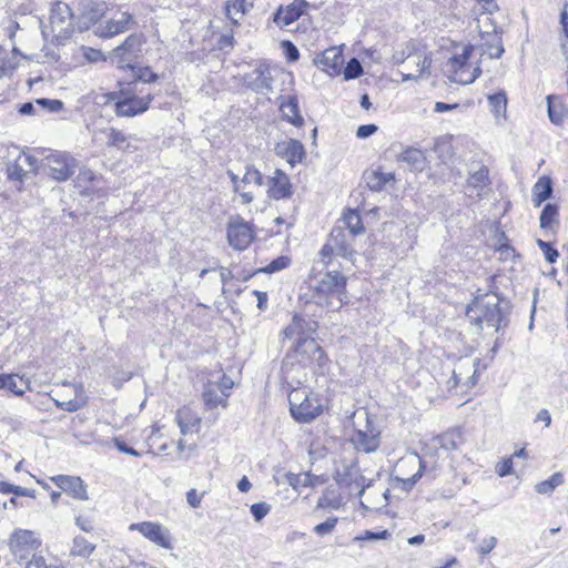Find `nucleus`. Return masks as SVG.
<instances>
[{
	"label": "nucleus",
	"mask_w": 568,
	"mask_h": 568,
	"mask_svg": "<svg viewBox=\"0 0 568 568\" xmlns=\"http://www.w3.org/2000/svg\"><path fill=\"white\" fill-rule=\"evenodd\" d=\"M347 277L338 271L326 272L321 280H311L301 288L300 300L305 305H316L328 311L339 310L347 302Z\"/></svg>",
	"instance_id": "nucleus-1"
},
{
	"label": "nucleus",
	"mask_w": 568,
	"mask_h": 568,
	"mask_svg": "<svg viewBox=\"0 0 568 568\" xmlns=\"http://www.w3.org/2000/svg\"><path fill=\"white\" fill-rule=\"evenodd\" d=\"M467 316L471 323L480 328L484 325L496 331L505 320V313L500 307V298L497 294L489 293L477 296L467 308Z\"/></svg>",
	"instance_id": "nucleus-2"
},
{
	"label": "nucleus",
	"mask_w": 568,
	"mask_h": 568,
	"mask_svg": "<svg viewBox=\"0 0 568 568\" xmlns=\"http://www.w3.org/2000/svg\"><path fill=\"white\" fill-rule=\"evenodd\" d=\"M74 31V17L69 4L58 1L50 11L49 24H41V32L45 40L57 42L69 39Z\"/></svg>",
	"instance_id": "nucleus-3"
},
{
	"label": "nucleus",
	"mask_w": 568,
	"mask_h": 568,
	"mask_svg": "<svg viewBox=\"0 0 568 568\" xmlns=\"http://www.w3.org/2000/svg\"><path fill=\"white\" fill-rule=\"evenodd\" d=\"M475 49H477L475 45H466L460 54H454L444 64V73L450 82L466 85L473 83L480 75V68L474 67L469 62Z\"/></svg>",
	"instance_id": "nucleus-4"
},
{
	"label": "nucleus",
	"mask_w": 568,
	"mask_h": 568,
	"mask_svg": "<svg viewBox=\"0 0 568 568\" xmlns=\"http://www.w3.org/2000/svg\"><path fill=\"white\" fill-rule=\"evenodd\" d=\"M490 14L485 10H480V14L476 19L480 43L475 47L480 51V55L498 59L504 53V47L501 36L497 32L496 24L493 22Z\"/></svg>",
	"instance_id": "nucleus-5"
},
{
	"label": "nucleus",
	"mask_w": 568,
	"mask_h": 568,
	"mask_svg": "<svg viewBox=\"0 0 568 568\" xmlns=\"http://www.w3.org/2000/svg\"><path fill=\"white\" fill-rule=\"evenodd\" d=\"M353 241L354 237L347 234L343 226H335L320 251L323 266H331L333 256L351 258L354 255Z\"/></svg>",
	"instance_id": "nucleus-6"
},
{
	"label": "nucleus",
	"mask_w": 568,
	"mask_h": 568,
	"mask_svg": "<svg viewBox=\"0 0 568 568\" xmlns=\"http://www.w3.org/2000/svg\"><path fill=\"white\" fill-rule=\"evenodd\" d=\"M78 164L77 159L68 152L50 151L41 158V169L57 181H67Z\"/></svg>",
	"instance_id": "nucleus-7"
},
{
	"label": "nucleus",
	"mask_w": 568,
	"mask_h": 568,
	"mask_svg": "<svg viewBox=\"0 0 568 568\" xmlns=\"http://www.w3.org/2000/svg\"><path fill=\"white\" fill-rule=\"evenodd\" d=\"M142 34L132 33L116 48L110 52V60L118 69L129 70L136 64L142 54L144 44Z\"/></svg>",
	"instance_id": "nucleus-8"
},
{
	"label": "nucleus",
	"mask_w": 568,
	"mask_h": 568,
	"mask_svg": "<svg viewBox=\"0 0 568 568\" xmlns=\"http://www.w3.org/2000/svg\"><path fill=\"white\" fill-rule=\"evenodd\" d=\"M40 545L36 532L28 529L17 528L9 538V548L19 560H28L30 556L33 558Z\"/></svg>",
	"instance_id": "nucleus-9"
},
{
	"label": "nucleus",
	"mask_w": 568,
	"mask_h": 568,
	"mask_svg": "<svg viewBox=\"0 0 568 568\" xmlns=\"http://www.w3.org/2000/svg\"><path fill=\"white\" fill-rule=\"evenodd\" d=\"M365 415L364 428L358 427L352 438L354 447L364 453L375 452L381 444V432L374 426L367 413Z\"/></svg>",
	"instance_id": "nucleus-10"
},
{
	"label": "nucleus",
	"mask_w": 568,
	"mask_h": 568,
	"mask_svg": "<svg viewBox=\"0 0 568 568\" xmlns=\"http://www.w3.org/2000/svg\"><path fill=\"white\" fill-rule=\"evenodd\" d=\"M254 237L251 225L237 216L229 222L227 240L235 250H245Z\"/></svg>",
	"instance_id": "nucleus-11"
},
{
	"label": "nucleus",
	"mask_w": 568,
	"mask_h": 568,
	"mask_svg": "<svg viewBox=\"0 0 568 568\" xmlns=\"http://www.w3.org/2000/svg\"><path fill=\"white\" fill-rule=\"evenodd\" d=\"M153 97H136L121 91V98L115 103V113L119 116H134L141 114L149 109Z\"/></svg>",
	"instance_id": "nucleus-12"
},
{
	"label": "nucleus",
	"mask_w": 568,
	"mask_h": 568,
	"mask_svg": "<svg viewBox=\"0 0 568 568\" xmlns=\"http://www.w3.org/2000/svg\"><path fill=\"white\" fill-rule=\"evenodd\" d=\"M130 529L138 530L150 541L154 542L158 546H161L162 548H172L169 530L158 523L143 521L139 524H132L130 526Z\"/></svg>",
	"instance_id": "nucleus-13"
},
{
	"label": "nucleus",
	"mask_w": 568,
	"mask_h": 568,
	"mask_svg": "<svg viewBox=\"0 0 568 568\" xmlns=\"http://www.w3.org/2000/svg\"><path fill=\"white\" fill-rule=\"evenodd\" d=\"M243 79L246 87L255 92L272 90L273 78L270 65L265 62H260L251 72L246 73Z\"/></svg>",
	"instance_id": "nucleus-14"
},
{
	"label": "nucleus",
	"mask_w": 568,
	"mask_h": 568,
	"mask_svg": "<svg viewBox=\"0 0 568 568\" xmlns=\"http://www.w3.org/2000/svg\"><path fill=\"white\" fill-rule=\"evenodd\" d=\"M344 63L342 50L337 47H331L314 59V64L329 75L341 73Z\"/></svg>",
	"instance_id": "nucleus-15"
},
{
	"label": "nucleus",
	"mask_w": 568,
	"mask_h": 568,
	"mask_svg": "<svg viewBox=\"0 0 568 568\" xmlns=\"http://www.w3.org/2000/svg\"><path fill=\"white\" fill-rule=\"evenodd\" d=\"M274 152L276 155L285 159L291 166L302 162L305 158L304 145L295 139L277 142L274 146Z\"/></svg>",
	"instance_id": "nucleus-16"
},
{
	"label": "nucleus",
	"mask_w": 568,
	"mask_h": 568,
	"mask_svg": "<svg viewBox=\"0 0 568 568\" xmlns=\"http://www.w3.org/2000/svg\"><path fill=\"white\" fill-rule=\"evenodd\" d=\"M132 19V14L129 12H120L116 18H112L105 21L104 24H100L95 30V34L100 38H112L116 34L125 32L130 29Z\"/></svg>",
	"instance_id": "nucleus-17"
},
{
	"label": "nucleus",
	"mask_w": 568,
	"mask_h": 568,
	"mask_svg": "<svg viewBox=\"0 0 568 568\" xmlns=\"http://www.w3.org/2000/svg\"><path fill=\"white\" fill-rule=\"evenodd\" d=\"M51 480L61 488L64 493L70 494L73 498L87 500V486L83 480L78 476L58 475Z\"/></svg>",
	"instance_id": "nucleus-18"
},
{
	"label": "nucleus",
	"mask_w": 568,
	"mask_h": 568,
	"mask_svg": "<svg viewBox=\"0 0 568 568\" xmlns=\"http://www.w3.org/2000/svg\"><path fill=\"white\" fill-rule=\"evenodd\" d=\"M295 353L302 357H306L313 363H316L318 366H323L326 362L324 351L315 341V338L310 336L298 338V342L295 344Z\"/></svg>",
	"instance_id": "nucleus-19"
},
{
	"label": "nucleus",
	"mask_w": 568,
	"mask_h": 568,
	"mask_svg": "<svg viewBox=\"0 0 568 568\" xmlns=\"http://www.w3.org/2000/svg\"><path fill=\"white\" fill-rule=\"evenodd\" d=\"M267 193L275 200L288 199L292 195V184L287 174L277 169L274 175L268 178Z\"/></svg>",
	"instance_id": "nucleus-20"
},
{
	"label": "nucleus",
	"mask_w": 568,
	"mask_h": 568,
	"mask_svg": "<svg viewBox=\"0 0 568 568\" xmlns=\"http://www.w3.org/2000/svg\"><path fill=\"white\" fill-rule=\"evenodd\" d=\"M83 12L79 19V30H87L91 24L95 23L103 14V4L97 3L93 0H82Z\"/></svg>",
	"instance_id": "nucleus-21"
},
{
	"label": "nucleus",
	"mask_w": 568,
	"mask_h": 568,
	"mask_svg": "<svg viewBox=\"0 0 568 568\" xmlns=\"http://www.w3.org/2000/svg\"><path fill=\"white\" fill-rule=\"evenodd\" d=\"M312 325H316V323H307L304 318L295 315L288 326L284 329V338L294 341L295 344L298 342V338H304L308 336V333L315 331V327Z\"/></svg>",
	"instance_id": "nucleus-22"
},
{
	"label": "nucleus",
	"mask_w": 568,
	"mask_h": 568,
	"mask_svg": "<svg viewBox=\"0 0 568 568\" xmlns=\"http://www.w3.org/2000/svg\"><path fill=\"white\" fill-rule=\"evenodd\" d=\"M320 412L321 405L317 399L308 396L305 402L301 403V407L292 408L291 414L293 418L300 423H310Z\"/></svg>",
	"instance_id": "nucleus-23"
},
{
	"label": "nucleus",
	"mask_w": 568,
	"mask_h": 568,
	"mask_svg": "<svg viewBox=\"0 0 568 568\" xmlns=\"http://www.w3.org/2000/svg\"><path fill=\"white\" fill-rule=\"evenodd\" d=\"M280 110L283 114V118L291 124L297 128L304 124V119L300 113L298 100L296 97H286L285 100L282 101Z\"/></svg>",
	"instance_id": "nucleus-24"
},
{
	"label": "nucleus",
	"mask_w": 568,
	"mask_h": 568,
	"mask_svg": "<svg viewBox=\"0 0 568 568\" xmlns=\"http://www.w3.org/2000/svg\"><path fill=\"white\" fill-rule=\"evenodd\" d=\"M175 420L183 435L197 433L200 429V417L187 408L180 409L176 413Z\"/></svg>",
	"instance_id": "nucleus-25"
},
{
	"label": "nucleus",
	"mask_w": 568,
	"mask_h": 568,
	"mask_svg": "<svg viewBox=\"0 0 568 568\" xmlns=\"http://www.w3.org/2000/svg\"><path fill=\"white\" fill-rule=\"evenodd\" d=\"M552 194V181L549 176H541L532 186L531 202L538 207Z\"/></svg>",
	"instance_id": "nucleus-26"
},
{
	"label": "nucleus",
	"mask_w": 568,
	"mask_h": 568,
	"mask_svg": "<svg viewBox=\"0 0 568 568\" xmlns=\"http://www.w3.org/2000/svg\"><path fill=\"white\" fill-rule=\"evenodd\" d=\"M310 7V3L306 0H293V2L287 6L284 16L281 13L277 14L276 20L282 22L285 26L291 24L296 21Z\"/></svg>",
	"instance_id": "nucleus-27"
},
{
	"label": "nucleus",
	"mask_w": 568,
	"mask_h": 568,
	"mask_svg": "<svg viewBox=\"0 0 568 568\" xmlns=\"http://www.w3.org/2000/svg\"><path fill=\"white\" fill-rule=\"evenodd\" d=\"M203 400L205 405L210 408H215L219 405L222 407H226L227 397H225L214 385V383L210 382L204 386V390L202 394Z\"/></svg>",
	"instance_id": "nucleus-28"
},
{
	"label": "nucleus",
	"mask_w": 568,
	"mask_h": 568,
	"mask_svg": "<svg viewBox=\"0 0 568 568\" xmlns=\"http://www.w3.org/2000/svg\"><path fill=\"white\" fill-rule=\"evenodd\" d=\"M6 388L14 395L21 396L28 388V381L19 375H0V389Z\"/></svg>",
	"instance_id": "nucleus-29"
},
{
	"label": "nucleus",
	"mask_w": 568,
	"mask_h": 568,
	"mask_svg": "<svg viewBox=\"0 0 568 568\" xmlns=\"http://www.w3.org/2000/svg\"><path fill=\"white\" fill-rule=\"evenodd\" d=\"M253 4L247 0H232L229 1L225 11L226 17L232 21L233 24L237 26L240 19L247 12L248 8Z\"/></svg>",
	"instance_id": "nucleus-30"
},
{
	"label": "nucleus",
	"mask_w": 568,
	"mask_h": 568,
	"mask_svg": "<svg viewBox=\"0 0 568 568\" xmlns=\"http://www.w3.org/2000/svg\"><path fill=\"white\" fill-rule=\"evenodd\" d=\"M343 505V498L339 493L335 489H326L323 495L318 498L315 510L320 509H339Z\"/></svg>",
	"instance_id": "nucleus-31"
},
{
	"label": "nucleus",
	"mask_w": 568,
	"mask_h": 568,
	"mask_svg": "<svg viewBox=\"0 0 568 568\" xmlns=\"http://www.w3.org/2000/svg\"><path fill=\"white\" fill-rule=\"evenodd\" d=\"M342 222L344 224L343 227H346L349 231L347 234L353 237L364 232L361 215L354 210H347L343 215Z\"/></svg>",
	"instance_id": "nucleus-32"
},
{
	"label": "nucleus",
	"mask_w": 568,
	"mask_h": 568,
	"mask_svg": "<svg viewBox=\"0 0 568 568\" xmlns=\"http://www.w3.org/2000/svg\"><path fill=\"white\" fill-rule=\"evenodd\" d=\"M416 65V73H400L402 81L406 82L408 80H416L419 77L429 75L430 67H432V58L428 55L417 57V61H414Z\"/></svg>",
	"instance_id": "nucleus-33"
},
{
	"label": "nucleus",
	"mask_w": 568,
	"mask_h": 568,
	"mask_svg": "<svg viewBox=\"0 0 568 568\" xmlns=\"http://www.w3.org/2000/svg\"><path fill=\"white\" fill-rule=\"evenodd\" d=\"M558 206L552 203H547L540 213V227L545 231L552 230L554 225L558 224Z\"/></svg>",
	"instance_id": "nucleus-34"
},
{
	"label": "nucleus",
	"mask_w": 568,
	"mask_h": 568,
	"mask_svg": "<svg viewBox=\"0 0 568 568\" xmlns=\"http://www.w3.org/2000/svg\"><path fill=\"white\" fill-rule=\"evenodd\" d=\"M488 169L484 165H480L478 170L470 172L467 180L468 186L475 189L477 194H479V192L483 191L484 187L488 185Z\"/></svg>",
	"instance_id": "nucleus-35"
},
{
	"label": "nucleus",
	"mask_w": 568,
	"mask_h": 568,
	"mask_svg": "<svg viewBox=\"0 0 568 568\" xmlns=\"http://www.w3.org/2000/svg\"><path fill=\"white\" fill-rule=\"evenodd\" d=\"M400 160L409 164L414 170H423L426 158L422 150L409 148L400 154Z\"/></svg>",
	"instance_id": "nucleus-36"
},
{
	"label": "nucleus",
	"mask_w": 568,
	"mask_h": 568,
	"mask_svg": "<svg viewBox=\"0 0 568 568\" xmlns=\"http://www.w3.org/2000/svg\"><path fill=\"white\" fill-rule=\"evenodd\" d=\"M394 180L392 173H383L379 171H373L366 176V184L372 191H381L386 183Z\"/></svg>",
	"instance_id": "nucleus-37"
},
{
	"label": "nucleus",
	"mask_w": 568,
	"mask_h": 568,
	"mask_svg": "<svg viewBox=\"0 0 568 568\" xmlns=\"http://www.w3.org/2000/svg\"><path fill=\"white\" fill-rule=\"evenodd\" d=\"M132 72V82L141 81L143 83H153L159 79V75L152 71L150 67H142L138 63L129 69Z\"/></svg>",
	"instance_id": "nucleus-38"
},
{
	"label": "nucleus",
	"mask_w": 568,
	"mask_h": 568,
	"mask_svg": "<svg viewBox=\"0 0 568 568\" xmlns=\"http://www.w3.org/2000/svg\"><path fill=\"white\" fill-rule=\"evenodd\" d=\"M95 549V544L88 541L83 536H77L73 539L71 555L89 557Z\"/></svg>",
	"instance_id": "nucleus-39"
},
{
	"label": "nucleus",
	"mask_w": 568,
	"mask_h": 568,
	"mask_svg": "<svg viewBox=\"0 0 568 568\" xmlns=\"http://www.w3.org/2000/svg\"><path fill=\"white\" fill-rule=\"evenodd\" d=\"M562 483L564 475L561 473H555L548 479L538 483L536 485V491L539 494H550Z\"/></svg>",
	"instance_id": "nucleus-40"
},
{
	"label": "nucleus",
	"mask_w": 568,
	"mask_h": 568,
	"mask_svg": "<svg viewBox=\"0 0 568 568\" xmlns=\"http://www.w3.org/2000/svg\"><path fill=\"white\" fill-rule=\"evenodd\" d=\"M547 103L549 120L556 125L561 124L564 120V114L558 99L556 97L548 95Z\"/></svg>",
	"instance_id": "nucleus-41"
},
{
	"label": "nucleus",
	"mask_w": 568,
	"mask_h": 568,
	"mask_svg": "<svg viewBox=\"0 0 568 568\" xmlns=\"http://www.w3.org/2000/svg\"><path fill=\"white\" fill-rule=\"evenodd\" d=\"M106 138L108 146H114L116 149H123L126 142V136L119 130L110 128L101 132Z\"/></svg>",
	"instance_id": "nucleus-42"
},
{
	"label": "nucleus",
	"mask_w": 568,
	"mask_h": 568,
	"mask_svg": "<svg viewBox=\"0 0 568 568\" xmlns=\"http://www.w3.org/2000/svg\"><path fill=\"white\" fill-rule=\"evenodd\" d=\"M488 102L496 115L504 114L507 106V98L505 92H498L488 97Z\"/></svg>",
	"instance_id": "nucleus-43"
},
{
	"label": "nucleus",
	"mask_w": 568,
	"mask_h": 568,
	"mask_svg": "<svg viewBox=\"0 0 568 568\" xmlns=\"http://www.w3.org/2000/svg\"><path fill=\"white\" fill-rule=\"evenodd\" d=\"M417 57L422 55L413 53V44L408 43L406 45V49L395 51L392 55V60L395 64L399 65L409 59H414V61H417Z\"/></svg>",
	"instance_id": "nucleus-44"
},
{
	"label": "nucleus",
	"mask_w": 568,
	"mask_h": 568,
	"mask_svg": "<svg viewBox=\"0 0 568 568\" xmlns=\"http://www.w3.org/2000/svg\"><path fill=\"white\" fill-rule=\"evenodd\" d=\"M241 182L244 184H255L257 186H261L263 184V175L253 165H246L245 173Z\"/></svg>",
	"instance_id": "nucleus-45"
},
{
	"label": "nucleus",
	"mask_w": 568,
	"mask_h": 568,
	"mask_svg": "<svg viewBox=\"0 0 568 568\" xmlns=\"http://www.w3.org/2000/svg\"><path fill=\"white\" fill-rule=\"evenodd\" d=\"M363 74V67L356 58H352L344 68V79L353 80Z\"/></svg>",
	"instance_id": "nucleus-46"
},
{
	"label": "nucleus",
	"mask_w": 568,
	"mask_h": 568,
	"mask_svg": "<svg viewBox=\"0 0 568 568\" xmlns=\"http://www.w3.org/2000/svg\"><path fill=\"white\" fill-rule=\"evenodd\" d=\"M310 396V390L305 387L295 388L288 394L290 410L292 408L301 407V403L305 402Z\"/></svg>",
	"instance_id": "nucleus-47"
},
{
	"label": "nucleus",
	"mask_w": 568,
	"mask_h": 568,
	"mask_svg": "<svg viewBox=\"0 0 568 568\" xmlns=\"http://www.w3.org/2000/svg\"><path fill=\"white\" fill-rule=\"evenodd\" d=\"M537 245L548 263L554 264L557 262L559 252L549 242L537 240Z\"/></svg>",
	"instance_id": "nucleus-48"
},
{
	"label": "nucleus",
	"mask_w": 568,
	"mask_h": 568,
	"mask_svg": "<svg viewBox=\"0 0 568 568\" xmlns=\"http://www.w3.org/2000/svg\"><path fill=\"white\" fill-rule=\"evenodd\" d=\"M291 263V260L287 256H278L273 260L267 266L260 268L257 272L264 273H275L286 268Z\"/></svg>",
	"instance_id": "nucleus-49"
},
{
	"label": "nucleus",
	"mask_w": 568,
	"mask_h": 568,
	"mask_svg": "<svg viewBox=\"0 0 568 568\" xmlns=\"http://www.w3.org/2000/svg\"><path fill=\"white\" fill-rule=\"evenodd\" d=\"M0 493L2 494H14L16 496H29L30 490L28 488L16 486L7 481H0Z\"/></svg>",
	"instance_id": "nucleus-50"
},
{
	"label": "nucleus",
	"mask_w": 568,
	"mask_h": 568,
	"mask_svg": "<svg viewBox=\"0 0 568 568\" xmlns=\"http://www.w3.org/2000/svg\"><path fill=\"white\" fill-rule=\"evenodd\" d=\"M36 104L40 105L42 109L48 110L49 112H59L63 109V103L60 100H51V99H38L36 100Z\"/></svg>",
	"instance_id": "nucleus-51"
},
{
	"label": "nucleus",
	"mask_w": 568,
	"mask_h": 568,
	"mask_svg": "<svg viewBox=\"0 0 568 568\" xmlns=\"http://www.w3.org/2000/svg\"><path fill=\"white\" fill-rule=\"evenodd\" d=\"M271 510V506L264 501L253 504L251 506V514L256 521H261Z\"/></svg>",
	"instance_id": "nucleus-52"
},
{
	"label": "nucleus",
	"mask_w": 568,
	"mask_h": 568,
	"mask_svg": "<svg viewBox=\"0 0 568 568\" xmlns=\"http://www.w3.org/2000/svg\"><path fill=\"white\" fill-rule=\"evenodd\" d=\"M337 524V517H329L324 523H321L314 527V532H316L320 536L327 535L332 532V530L335 528Z\"/></svg>",
	"instance_id": "nucleus-53"
},
{
	"label": "nucleus",
	"mask_w": 568,
	"mask_h": 568,
	"mask_svg": "<svg viewBox=\"0 0 568 568\" xmlns=\"http://www.w3.org/2000/svg\"><path fill=\"white\" fill-rule=\"evenodd\" d=\"M45 155L44 151H38L36 154H29L24 156V161L28 163L30 171H38L41 169V158Z\"/></svg>",
	"instance_id": "nucleus-54"
},
{
	"label": "nucleus",
	"mask_w": 568,
	"mask_h": 568,
	"mask_svg": "<svg viewBox=\"0 0 568 568\" xmlns=\"http://www.w3.org/2000/svg\"><path fill=\"white\" fill-rule=\"evenodd\" d=\"M83 55L85 60L91 63L106 60L101 50L93 48H83Z\"/></svg>",
	"instance_id": "nucleus-55"
},
{
	"label": "nucleus",
	"mask_w": 568,
	"mask_h": 568,
	"mask_svg": "<svg viewBox=\"0 0 568 568\" xmlns=\"http://www.w3.org/2000/svg\"><path fill=\"white\" fill-rule=\"evenodd\" d=\"M497 545V538L494 536H490L488 538L483 539L480 545L477 548V551L481 555H488Z\"/></svg>",
	"instance_id": "nucleus-56"
},
{
	"label": "nucleus",
	"mask_w": 568,
	"mask_h": 568,
	"mask_svg": "<svg viewBox=\"0 0 568 568\" xmlns=\"http://www.w3.org/2000/svg\"><path fill=\"white\" fill-rule=\"evenodd\" d=\"M285 57L290 62H294L300 58L298 49L291 41H283Z\"/></svg>",
	"instance_id": "nucleus-57"
},
{
	"label": "nucleus",
	"mask_w": 568,
	"mask_h": 568,
	"mask_svg": "<svg viewBox=\"0 0 568 568\" xmlns=\"http://www.w3.org/2000/svg\"><path fill=\"white\" fill-rule=\"evenodd\" d=\"M55 405L65 412L72 413V412H77L78 409H80L83 406V403H81L77 399H70L67 402L55 400Z\"/></svg>",
	"instance_id": "nucleus-58"
},
{
	"label": "nucleus",
	"mask_w": 568,
	"mask_h": 568,
	"mask_svg": "<svg viewBox=\"0 0 568 568\" xmlns=\"http://www.w3.org/2000/svg\"><path fill=\"white\" fill-rule=\"evenodd\" d=\"M214 385L216 387H219L220 392L229 398L230 396V390L232 389L233 387V381L230 378V377H226L225 375L222 376V378L220 379V382L217 383H214Z\"/></svg>",
	"instance_id": "nucleus-59"
},
{
	"label": "nucleus",
	"mask_w": 568,
	"mask_h": 568,
	"mask_svg": "<svg viewBox=\"0 0 568 568\" xmlns=\"http://www.w3.org/2000/svg\"><path fill=\"white\" fill-rule=\"evenodd\" d=\"M378 130L375 124H364L357 128L356 136L358 139H366L373 135Z\"/></svg>",
	"instance_id": "nucleus-60"
},
{
	"label": "nucleus",
	"mask_w": 568,
	"mask_h": 568,
	"mask_svg": "<svg viewBox=\"0 0 568 568\" xmlns=\"http://www.w3.org/2000/svg\"><path fill=\"white\" fill-rule=\"evenodd\" d=\"M203 495L204 493L197 494L196 489L192 488L186 493V501L191 507L196 508L200 506Z\"/></svg>",
	"instance_id": "nucleus-61"
},
{
	"label": "nucleus",
	"mask_w": 568,
	"mask_h": 568,
	"mask_svg": "<svg viewBox=\"0 0 568 568\" xmlns=\"http://www.w3.org/2000/svg\"><path fill=\"white\" fill-rule=\"evenodd\" d=\"M115 447L121 453H125V454H129V455H132V456H135V457H140L141 456V454L138 450H135L134 448L128 446L126 443L123 442V440L115 439Z\"/></svg>",
	"instance_id": "nucleus-62"
},
{
	"label": "nucleus",
	"mask_w": 568,
	"mask_h": 568,
	"mask_svg": "<svg viewBox=\"0 0 568 568\" xmlns=\"http://www.w3.org/2000/svg\"><path fill=\"white\" fill-rule=\"evenodd\" d=\"M480 6L479 10H485L487 13H494L498 10V6L494 0H477Z\"/></svg>",
	"instance_id": "nucleus-63"
},
{
	"label": "nucleus",
	"mask_w": 568,
	"mask_h": 568,
	"mask_svg": "<svg viewBox=\"0 0 568 568\" xmlns=\"http://www.w3.org/2000/svg\"><path fill=\"white\" fill-rule=\"evenodd\" d=\"M26 568H52L47 565L45 560L42 557L33 556L31 560L28 561Z\"/></svg>",
	"instance_id": "nucleus-64"
}]
</instances>
